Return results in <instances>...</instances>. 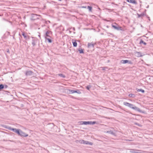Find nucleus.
Instances as JSON below:
<instances>
[{
    "mask_svg": "<svg viewBox=\"0 0 153 153\" xmlns=\"http://www.w3.org/2000/svg\"><path fill=\"white\" fill-rule=\"evenodd\" d=\"M128 107L139 112H140L141 111L139 108L135 106L132 104L130 103Z\"/></svg>",
    "mask_w": 153,
    "mask_h": 153,
    "instance_id": "f257e3e1",
    "label": "nucleus"
},
{
    "mask_svg": "<svg viewBox=\"0 0 153 153\" xmlns=\"http://www.w3.org/2000/svg\"><path fill=\"white\" fill-rule=\"evenodd\" d=\"M128 107L139 112H140L141 111L139 108L135 106L132 104L130 103Z\"/></svg>",
    "mask_w": 153,
    "mask_h": 153,
    "instance_id": "f03ea898",
    "label": "nucleus"
},
{
    "mask_svg": "<svg viewBox=\"0 0 153 153\" xmlns=\"http://www.w3.org/2000/svg\"><path fill=\"white\" fill-rule=\"evenodd\" d=\"M40 16L39 15L33 14L31 15L30 19L32 20H35L39 19L38 17Z\"/></svg>",
    "mask_w": 153,
    "mask_h": 153,
    "instance_id": "7ed1b4c3",
    "label": "nucleus"
},
{
    "mask_svg": "<svg viewBox=\"0 0 153 153\" xmlns=\"http://www.w3.org/2000/svg\"><path fill=\"white\" fill-rule=\"evenodd\" d=\"M68 91L69 93L73 94L75 93H76L79 94L81 93L80 91L78 90L77 91H75L73 90L69 89Z\"/></svg>",
    "mask_w": 153,
    "mask_h": 153,
    "instance_id": "20e7f679",
    "label": "nucleus"
},
{
    "mask_svg": "<svg viewBox=\"0 0 153 153\" xmlns=\"http://www.w3.org/2000/svg\"><path fill=\"white\" fill-rule=\"evenodd\" d=\"M112 26L115 29H116V30H122V27H121L117 26L115 25L114 24H112Z\"/></svg>",
    "mask_w": 153,
    "mask_h": 153,
    "instance_id": "39448f33",
    "label": "nucleus"
},
{
    "mask_svg": "<svg viewBox=\"0 0 153 153\" xmlns=\"http://www.w3.org/2000/svg\"><path fill=\"white\" fill-rule=\"evenodd\" d=\"M20 134L19 135L21 136H22L25 137H26L28 136V135L27 134H26L25 133L23 132L21 130L20 132Z\"/></svg>",
    "mask_w": 153,
    "mask_h": 153,
    "instance_id": "423d86ee",
    "label": "nucleus"
},
{
    "mask_svg": "<svg viewBox=\"0 0 153 153\" xmlns=\"http://www.w3.org/2000/svg\"><path fill=\"white\" fill-rule=\"evenodd\" d=\"M126 1L128 2H130L135 4H137V3L135 0H126Z\"/></svg>",
    "mask_w": 153,
    "mask_h": 153,
    "instance_id": "0eeeda50",
    "label": "nucleus"
},
{
    "mask_svg": "<svg viewBox=\"0 0 153 153\" xmlns=\"http://www.w3.org/2000/svg\"><path fill=\"white\" fill-rule=\"evenodd\" d=\"M135 56L137 57H141L143 56L142 53L140 52H136L135 53Z\"/></svg>",
    "mask_w": 153,
    "mask_h": 153,
    "instance_id": "6e6552de",
    "label": "nucleus"
},
{
    "mask_svg": "<svg viewBox=\"0 0 153 153\" xmlns=\"http://www.w3.org/2000/svg\"><path fill=\"white\" fill-rule=\"evenodd\" d=\"M33 72L30 71H26L25 73V74L26 76H30L32 75Z\"/></svg>",
    "mask_w": 153,
    "mask_h": 153,
    "instance_id": "1a4fd4ad",
    "label": "nucleus"
},
{
    "mask_svg": "<svg viewBox=\"0 0 153 153\" xmlns=\"http://www.w3.org/2000/svg\"><path fill=\"white\" fill-rule=\"evenodd\" d=\"M95 45V43L94 44L93 42H91V43H88V47L89 48H90L91 47L94 48V45Z\"/></svg>",
    "mask_w": 153,
    "mask_h": 153,
    "instance_id": "9d476101",
    "label": "nucleus"
},
{
    "mask_svg": "<svg viewBox=\"0 0 153 153\" xmlns=\"http://www.w3.org/2000/svg\"><path fill=\"white\" fill-rule=\"evenodd\" d=\"M72 42L73 44V46L74 47H76L77 46V43L74 39L72 40Z\"/></svg>",
    "mask_w": 153,
    "mask_h": 153,
    "instance_id": "9b49d317",
    "label": "nucleus"
},
{
    "mask_svg": "<svg viewBox=\"0 0 153 153\" xmlns=\"http://www.w3.org/2000/svg\"><path fill=\"white\" fill-rule=\"evenodd\" d=\"M107 133L113 135L114 136H116L115 134L113 131L111 130L108 131H107Z\"/></svg>",
    "mask_w": 153,
    "mask_h": 153,
    "instance_id": "f8f14e48",
    "label": "nucleus"
},
{
    "mask_svg": "<svg viewBox=\"0 0 153 153\" xmlns=\"http://www.w3.org/2000/svg\"><path fill=\"white\" fill-rule=\"evenodd\" d=\"M10 130L13 131V132H14L16 133L17 131H18L19 129H17L16 128H10Z\"/></svg>",
    "mask_w": 153,
    "mask_h": 153,
    "instance_id": "ddd939ff",
    "label": "nucleus"
},
{
    "mask_svg": "<svg viewBox=\"0 0 153 153\" xmlns=\"http://www.w3.org/2000/svg\"><path fill=\"white\" fill-rule=\"evenodd\" d=\"M36 40L35 39H33L32 42V44L33 46H34L36 45Z\"/></svg>",
    "mask_w": 153,
    "mask_h": 153,
    "instance_id": "4468645a",
    "label": "nucleus"
},
{
    "mask_svg": "<svg viewBox=\"0 0 153 153\" xmlns=\"http://www.w3.org/2000/svg\"><path fill=\"white\" fill-rule=\"evenodd\" d=\"M128 62V60H121V62L123 64H125L127 63Z\"/></svg>",
    "mask_w": 153,
    "mask_h": 153,
    "instance_id": "2eb2a0df",
    "label": "nucleus"
},
{
    "mask_svg": "<svg viewBox=\"0 0 153 153\" xmlns=\"http://www.w3.org/2000/svg\"><path fill=\"white\" fill-rule=\"evenodd\" d=\"M90 144V145H92V143L91 142H89V141H85V144Z\"/></svg>",
    "mask_w": 153,
    "mask_h": 153,
    "instance_id": "dca6fc26",
    "label": "nucleus"
},
{
    "mask_svg": "<svg viewBox=\"0 0 153 153\" xmlns=\"http://www.w3.org/2000/svg\"><path fill=\"white\" fill-rule=\"evenodd\" d=\"M51 32L50 31H47L45 33V36H46L50 37V36L48 35Z\"/></svg>",
    "mask_w": 153,
    "mask_h": 153,
    "instance_id": "f3484780",
    "label": "nucleus"
},
{
    "mask_svg": "<svg viewBox=\"0 0 153 153\" xmlns=\"http://www.w3.org/2000/svg\"><path fill=\"white\" fill-rule=\"evenodd\" d=\"M128 96L130 97H135V95L134 94H131L128 95Z\"/></svg>",
    "mask_w": 153,
    "mask_h": 153,
    "instance_id": "a211bd4d",
    "label": "nucleus"
},
{
    "mask_svg": "<svg viewBox=\"0 0 153 153\" xmlns=\"http://www.w3.org/2000/svg\"><path fill=\"white\" fill-rule=\"evenodd\" d=\"M84 125H90V121H84Z\"/></svg>",
    "mask_w": 153,
    "mask_h": 153,
    "instance_id": "6ab92c4d",
    "label": "nucleus"
},
{
    "mask_svg": "<svg viewBox=\"0 0 153 153\" xmlns=\"http://www.w3.org/2000/svg\"><path fill=\"white\" fill-rule=\"evenodd\" d=\"M130 152L131 153H142V152H136L134 149L131 150L130 151Z\"/></svg>",
    "mask_w": 153,
    "mask_h": 153,
    "instance_id": "aec40b11",
    "label": "nucleus"
},
{
    "mask_svg": "<svg viewBox=\"0 0 153 153\" xmlns=\"http://www.w3.org/2000/svg\"><path fill=\"white\" fill-rule=\"evenodd\" d=\"M45 39L48 40V42L49 43H51L52 42V41L50 39L48 38L47 37H45Z\"/></svg>",
    "mask_w": 153,
    "mask_h": 153,
    "instance_id": "412c9836",
    "label": "nucleus"
},
{
    "mask_svg": "<svg viewBox=\"0 0 153 153\" xmlns=\"http://www.w3.org/2000/svg\"><path fill=\"white\" fill-rule=\"evenodd\" d=\"M87 8L89 9V11L90 12L92 11V7H91L89 6H88Z\"/></svg>",
    "mask_w": 153,
    "mask_h": 153,
    "instance_id": "4be33fe9",
    "label": "nucleus"
},
{
    "mask_svg": "<svg viewBox=\"0 0 153 153\" xmlns=\"http://www.w3.org/2000/svg\"><path fill=\"white\" fill-rule=\"evenodd\" d=\"M130 103H129L128 102H123V104L126 106H128L129 105Z\"/></svg>",
    "mask_w": 153,
    "mask_h": 153,
    "instance_id": "5701e85b",
    "label": "nucleus"
},
{
    "mask_svg": "<svg viewBox=\"0 0 153 153\" xmlns=\"http://www.w3.org/2000/svg\"><path fill=\"white\" fill-rule=\"evenodd\" d=\"M58 75L64 78L65 77V76L62 74H58Z\"/></svg>",
    "mask_w": 153,
    "mask_h": 153,
    "instance_id": "b1692460",
    "label": "nucleus"
},
{
    "mask_svg": "<svg viewBox=\"0 0 153 153\" xmlns=\"http://www.w3.org/2000/svg\"><path fill=\"white\" fill-rule=\"evenodd\" d=\"M141 43H143L144 45H146V43L142 40H141L140 42V44H141Z\"/></svg>",
    "mask_w": 153,
    "mask_h": 153,
    "instance_id": "393cba45",
    "label": "nucleus"
},
{
    "mask_svg": "<svg viewBox=\"0 0 153 153\" xmlns=\"http://www.w3.org/2000/svg\"><path fill=\"white\" fill-rule=\"evenodd\" d=\"M137 91H141L142 92V93H144V92H145V91L144 90H143L142 89H138L137 90Z\"/></svg>",
    "mask_w": 153,
    "mask_h": 153,
    "instance_id": "a878e982",
    "label": "nucleus"
},
{
    "mask_svg": "<svg viewBox=\"0 0 153 153\" xmlns=\"http://www.w3.org/2000/svg\"><path fill=\"white\" fill-rule=\"evenodd\" d=\"M22 36H23L24 37V38L25 39H26V38H27V36L25 34L24 32L22 33Z\"/></svg>",
    "mask_w": 153,
    "mask_h": 153,
    "instance_id": "bb28decb",
    "label": "nucleus"
},
{
    "mask_svg": "<svg viewBox=\"0 0 153 153\" xmlns=\"http://www.w3.org/2000/svg\"><path fill=\"white\" fill-rule=\"evenodd\" d=\"M84 122V121H79L78 122V123L79 125H83L84 124V123H83Z\"/></svg>",
    "mask_w": 153,
    "mask_h": 153,
    "instance_id": "cd10ccee",
    "label": "nucleus"
},
{
    "mask_svg": "<svg viewBox=\"0 0 153 153\" xmlns=\"http://www.w3.org/2000/svg\"><path fill=\"white\" fill-rule=\"evenodd\" d=\"M4 88V86L3 84L0 85V90L3 89Z\"/></svg>",
    "mask_w": 153,
    "mask_h": 153,
    "instance_id": "c85d7f7f",
    "label": "nucleus"
},
{
    "mask_svg": "<svg viewBox=\"0 0 153 153\" xmlns=\"http://www.w3.org/2000/svg\"><path fill=\"white\" fill-rule=\"evenodd\" d=\"M79 53H84L83 50L82 49L79 50Z\"/></svg>",
    "mask_w": 153,
    "mask_h": 153,
    "instance_id": "c756f323",
    "label": "nucleus"
},
{
    "mask_svg": "<svg viewBox=\"0 0 153 153\" xmlns=\"http://www.w3.org/2000/svg\"><path fill=\"white\" fill-rule=\"evenodd\" d=\"M100 69H102L101 70H105V69L107 68V67H101L100 68Z\"/></svg>",
    "mask_w": 153,
    "mask_h": 153,
    "instance_id": "7c9ffc66",
    "label": "nucleus"
},
{
    "mask_svg": "<svg viewBox=\"0 0 153 153\" xmlns=\"http://www.w3.org/2000/svg\"><path fill=\"white\" fill-rule=\"evenodd\" d=\"M96 123V122L95 121H90V125H94Z\"/></svg>",
    "mask_w": 153,
    "mask_h": 153,
    "instance_id": "2f4dec72",
    "label": "nucleus"
},
{
    "mask_svg": "<svg viewBox=\"0 0 153 153\" xmlns=\"http://www.w3.org/2000/svg\"><path fill=\"white\" fill-rule=\"evenodd\" d=\"M91 87V86L90 85H88L86 87V88L88 90H89L90 88Z\"/></svg>",
    "mask_w": 153,
    "mask_h": 153,
    "instance_id": "473e14b6",
    "label": "nucleus"
},
{
    "mask_svg": "<svg viewBox=\"0 0 153 153\" xmlns=\"http://www.w3.org/2000/svg\"><path fill=\"white\" fill-rule=\"evenodd\" d=\"M80 143H82L85 144V141L84 140H81L80 141Z\"/></svg>",
    "mask_w": 153,
    "mask_h": 153,
    "instance_id": "72a5a7b5",
    "label": "nucleus"
},
{
    "mask_svg": "<svg viewBox=\"0 0 153 153\" xmlns=\"http://www.w3.org/2000/svg\"><path fill=\"white\" fill-rule=\"evenodd\" d=\"M21 130L20 129H19L18 131L16 133L17 134L19 135L20 134V132Z\"/></svg>",
    "mask_w": 153,
    "mask_h": 153,
    "instance_id": "f704fd0d",
    "label": "nucleus"
},
{
    "mask_svg": "<svg viewBox=\"0 0 153 153\" xmlns=\"http://www.w3.org/2000/svg\"><path fill=\"white\" fill-rule=\"evenodd\" d=\"M80 8H86V7L84 6H82Z\"/></svg>",
    "mask_w": 153,
    "mask_h": 153,
    "instance_id": "c9c22d12",
    "label": "nucleus"
},
{
    "mask_svg": "<svg viewBox=\"0 0 153 153\" xmlns=\"http://www.w3.org/2000/svg\"><path fill=\"white\" fill-rule=\"evenodd\" d=\"M135 124H136V125H137L139 126H140V125H139L138 123H135Z\"/></svg>",
    "mask_w": 153,
    "mask_h": 153,
    "instance_id": "e433bc0d",
    "label": "nucleus"
},
{
    "mask_svg": "<svg viewBox=\"0 0 153 153\" xmlns=\"http://www.w3.org/2000/svg\"><path fill=\"white\" fill-rule=\"evenodd\" d=\"M7 52L8 53H9V49H7Z\"/></svg>",
    "mask_w": 153,
    "mask_h": 153,
    "instance_id": "4c0bfd02",
    "label": "nucleus"
},
{
    "mask_svg": "<svg viewBox=\"0 0 153 153\" xmlns=\"http://www.w3.org/2000/svg\"><path fill=\"white\" fill-rule=\"evenodd\" d=\"M127 140V141H132L131 140Z\"/></svg>",
    "mask_w": 153,
    "mask_h": 153,
    "instance_id": "58836bf2",
    "label": "nucleus"
},
{
    "mask_svg": "<svg viewBox=\"0 0 153 153\" xmlns=\"http://www.w3.org/2000/svg\"><path fill=\"white\" fill-rule=\"evenodd\" d=\"M59 1H62V0H58Z\"/></svg>",
    "mask_w": 153,
    "mask_h": 153,
    "instance_id": "ea45409f",
    "label": "nucleus"
},
{
    "mask_svg": "<svg viewBox=\"0 0 153 153\" xmlns=\"http://www.w3.org/2000/svg\"><path fill=\"white\" fill-rule=\"evenodd\" d=\"M5 86H6V88L7 87V85H5Z\"/></svg>",
    "mask_w": 153,
    "mask_h": 153,
    "instance_id": "a19ab883",
    "label": "nucleus"
}]
</instances>
